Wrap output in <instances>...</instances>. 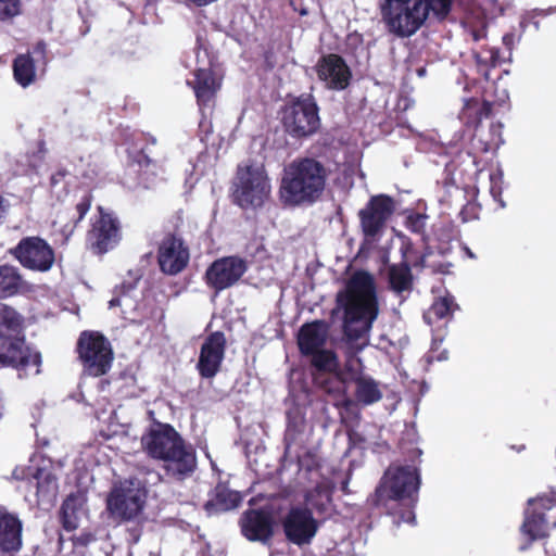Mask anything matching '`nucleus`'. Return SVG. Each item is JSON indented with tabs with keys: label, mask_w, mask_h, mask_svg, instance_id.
Masks as SVG:
<instances>
[{
	"label": "nucleus",
	"mask_w": 556,
	"mask_h": 556,
	"mask_svg": "<svg viewBox=\"0 0 556 556\" xmlns=\"http://www.w3.org/2000/svg\"><path fill=\"white\" fill-rule=\"evenodd\" d=\"M424 74H425V68H420V70H418V75H419V76H422Z\"/></svg>",
	"instance_id": "54"
},
{
	"label": "nucleus",
	"mask_w": 556,
	"mask_h": 556,
	"mask_svg": "<svg viewBox=\"0 0 556 556\" xmlns=\"http://www.w3.org/2000/svg\"><path fill=\"white\" fill-rule=\"evenodd\" d=\"M533 25H534L535 29H536V30H539V28H540V23H539V22H533Z\"/></svg>",
	"instance_id": "53"
},
{
	"label": "nucleus",
	"mask_w": 556,
	"mask_h": 556,
	"mask_svg": "<svg viewBox=\"0 0 556 556\" xmlns=\"http://www.w3.org/2000/svg\"><path fill=\"white\" fill-rule=\"evenodd\" d=\"M460 215L463 216V217H462L463 222H467V220H468V218H467V217H465V210H463V211L460 212Z\"/></svg>",
	"instance_id": "51"
},
{
	"label": "nucleus",
	"mask_w": 556,
	"mask_h": 556,
	"mask_svg": "<svg viewBox=\"0 0 556 556\" xmlns=\"http://www.w3.org/2000/svg\"><path fill=\"white\" fill-rule=\"evenodd\" d=\"M226 339L223 332L211 333L202 344L198 369L203 378H213L219 370L225 355Z\"/></svg>",
	"instance_id": "22"
},
{
	"label": "nucleus",
	"mask_w": 556,
	"mask_h": 556,
	"mask_svg": "<svg viewBox=\"0 0 556 556\" xmlns=\"http://www.w3.org/2000/svg\"><path fill=\"white\" fill-rule=\"evenodd\" d=\"M453 0H380L382 16L390 31L400 37L414 35L426 22L430 12L444 18Z\"/></svg>",
	"instance_id": "5"
},
{
	"label": "nucleus",
	"mask_w": 556,
	"mask_h": 556,
	"mask_svg": "<svg viewBox=\"0 0 556 556\" xmlns=\"http://www.w3.org/2000/svg\"><path fill=\"white\" fill-rule=\"evenodd\" d=\"M457 308L458 305L455 303L454 296L446 292L444 295L434 300L429 309L425 312L424 319L430 326L439 321H443V324L446 325L448 320L452 319L453 313Z\"/></svg>",
	"instance_id": "29"
},
{
	"label": "nucleus",
	"mask_w": 556,
	"mask_h": 556,
	"mask_svg": "<svg viewBox=\"0 0 556 556\" xmlns=\"http://www.w3.org/2000/svg\"><path fill=\"white\" fill-rule=\"evenodd\" d=\"M241 530L249 541L266 544L274 534V520L268 511L252 509L241 519Z\"/></svg>",
	"instance_id": "25"
},
{
	"label": "nucleus",
	"mask_w": 556,
	"mask_h": 556,
	"mask_svg": "<svg viewBox=\"0 0 556 556\" xmlns=\"http://www.w3.org/2000/svg\"><path fill=\"white\" fill-rule=\"evenodd\" d=\"M378 428L375 425L365 427L362 431L357 429H351L349 431V441L352 446L359 447L363 450L370 448L374 452H380L387 447L384 441H379L376 438Z\"/></svg>",
	"instance_id": "33"
},
{
	"label": "nucleus",
	"mask_w": 556,
	"mask_h": 556,
	"mask_svg": "<svg viewBox=\"0 0 556 556\" xmlns=\"http://www.w3.org/2000/svg\"><path fill=\"white\" fill-rule=\"evenodd\" d=\"M311 357L312 365L323 372L334 374L338 371L339 362L337 355L331 350H321Z\"/></svg>",
	"instance_id": "38"
},
{
	"label": "nucleus",
	"mask_w": 556,
	"mask_h": 556,
	"mask_svg": "<svg viewBox=\"0 0 556 556\" xmlns=\"http://www.w3.org/2000/svg\"><path fill=\"white\" fill-rule=\"evenodd\" d=\"M47 45L39 41L34 47L33 53L18 54L13 61V75L16 83L26 88L34 84L37 78L38 71L45 72L48 63Z\"/></svg>",
	"instance_id": "18"
},
{
	"label": "nucleus",
	"mask_w": 556,
	"mask_h": 556,
	"mask_svg": "<svg viewBox=\"0 0 556 556\" xmlns=\"http://www.w3.org/2000/svg\"><path fill=\"white\" fill-rule=\"evenodd\" d=\"M136 282H123L114 291V296L109 302V307H121L122 314L126 315L135 312L138 307L136 299Z\"/></svg>",
	"instance_id": "32"
},
{
	"label": "nucleus",
	"mask_w": 556,
	"mask_h": 556,
	"mask_svg": "<svg viewBox=\"0 0 556 556\" xmlns=\"http://www.w3.org/2000/svg\"><path fill=\"white\" fill-rule=\"evenodd\" d=\"M146 503V490L138 481L126 480L115 485L108 497V510L114 520L136 518Z\"/></svg>",
	"instance_id": "9"
},
{
	"label": "nucleus",
	"mask_w": 556,
	"mask_h": 556,
	"mask_svg": "<svg viewBox=\"0 0 556 556\" xmlns=\"http://www.w3.org/2000/svg\"><path fill=\"white\" fill-rule=\"evenodd\" d=\"M348 484H349L348 480L342 482L341 489H342L343 492L348 491Z\"/></svg>",
	"instance_id": "48"
},
{
	"label": "nucleus",
	"mask_w": 556,
	"mask_h": 556,
	"mask_svg": "<svg viewBox=\"0 0 556 556\" xmlns=\"http://www.w3.org/2000/svg\"><path fill=\"white\" fill-rule=\"evenodd\" d=\"M22 324V315L0 302V364L15 367L20 377L36 376L40 372L41 355L25 345Z\"/></svg>",
	"instance_id": "4"
},
{
	"label": "nucleus",
	"mask_w": 556,
	"mask_h": 556,
	"mask_svg": "<svg viewBox=\"0 0 556 556\" xmlns=\"http://www.w3.org/2000/svg\"><path fill=\"white\" fill-rule=\"evenodd\" d=\"M386 275L389 288L397 295L412 290L413 275L406 262L389 265Z\"/></svg>",
	"instance_id": "31"
},
{
	"label": "nucleus",
	"mask_w": 556,
	"mask_h": 556,
	"mask_svg": "<svg viewBox=\"0 0 556 556\" xmlns=\"http://www.w3.org/2000/svg\"><path fill=\"white\" fill-rule=\"evenodd\" d=\"M23 279L18 269L11 265L0 266V298L16 294L23 287Z\"/></svg>",
	"instance_id": "34"
},
{
	"label": "nucleus",
	"mask_w": 556,
	"mask_h": 556,
	"mask_svg": "<svg viewBox=\"0 0 556 556\" xmlns=\"http://www.w3.org/2000/svg\"><path fill=\"white\" fill-rule=\"evenodd\" d=\"M354 395L357 403L369 406L379 402L383 392L379 381L375 380L371 376L359 374L353 378Z\"/></svg>",
	"instance_id": "28"
},
{
	"label": "nucleus",
	"mask_w": 556,
	"mask_h": 556,
	"mask_svg": "<svg viewBox=\"0 0 556 556\" xmlns=\"http://www.w3.org/2000/svg\"><path fill=\"white\" fill-rule=\"evenodd\" d=\"M337 305L344 313L345 336L365 340L379 312L374 277L364 270L355 271L338 292Z\"/></svg>",
	"instance_id": "1"
},
{
	"label": "nucleus",
	"mask_w": 556,
	"mask_h": 556,
	"mask_svg": "<svg viewBox=\"0 0 556 556\" xmlns=\"http://www.w3.org/2000/svg\"><path fill=\"white\" fill-rule=\"evenodd\" d=\"M78 353L84 371L89 376H102L111 368L113 353L109 341L100 334L83 332L78 340Z\"/></svg>",
	"instance_id": "10"
},
{
	"label": "nucleus",
	"mask_w": 556,
	"mask_h": 556,
	"mask_svg": "<svg viewBox=\"0 0 556 556\" xmlns=\"http://www.w3.org/2000/svg\"><path fill=\"white\" fill-rule=\"evenodd\" d=\"M556 528V494L542 495L528 500L521 533L530 542L546 538Z\"/></svg>",
	"instance_id": "8"
},
{
	"label": "nucleus",
	"mask_w": 556,
	"mask_h": 556,
	"mask_svg": "<svg viewBox=\"0 0 556 556\" xmlns=\"http://www.w3.org/2000/svg\"><path fill=\"white\" fill-rule=\"evenodd\" d=\"M318 108L313 97L303 94L282 110V125L293 138L312 136L319 128Z\"/></svg>",
	"instance_id": "7"
},
{
	"label": "nucleus",
	"mask_w": 556,
	"mask_h": 556,
	"mask_svg": "<svg viewBox=\"0 0 556 556\" xmlns=\"http://www.w3.org/2000/svg\"><path fill=\"white\" fill-rule=\"evenodd\" d=\"M420 472L415 465H391L384 472L375 493L368 497L372 507L384 508L388 513L394 509L399 502L407 501L408 508L394 515V523L415 525L413 507L418 501Z\"/></svg>",
	"instance_id": "2"
},
{
	"label": "nucleus",
	"mask_w": 556,
	"mask_h": 556,
	"mask_svg": "<svg viewBox=\"0 0 556 556\" xmlns=\"http://www.w3.org/2000/svg\"><path fill=\"white\" fill-rule=\"evenodd\" d=\"M11 253L23 267L35 271H48L54 263L53 249L39 237L23 238Z\"/></svg>",
	"instance_id": "11"
},
{
	"label": "nucleus",
	"mask_w": 556,
	"mask_h": 556,
	"mask_svg": "<svg viewBox=\"0 0 556 556\" xmlns=\"http://www.w3.org/2000/svg\"><path fill=\"white\" fill-rule=\"evenodd\" d=\"M286 538L295 545L309 544L319 528L312 510L306 507H292L282 521Z\"/></svg>",
	"instance_id": "14"
},
{
	"label": "nucleus",
	"mask_w": 556,
	"mask_h": 556,
	"mask_svg": "<svg viewBox=\"0 0 556 556\" xmlns=\"http://www.w3.org/2000/svg\"><path fill=\"white\" fill-rule=\"evenodd\" d=\"M482 109L480 108L479 101L475 98L465 99L464 108L460 112V118L469 123L471 119H480L482 116Z\"/></svg>",
	"instance_id": "40"
},
{
	"label": "nucleus",
	"mask_w": 556,
	"mask_h": 556,
	"mask_svg": "<svg viewBox=\"0 0 556 556\" xmlns=\"http://www.w3.org/2000/svg\"><path fill=\"white\" fill-rule=\"evenodd\" d=\"M326 179L327 170L320 162L309 157L294 160L283 169L279 198L290 206L314 203L323 194Z\"/></svg>",
	"instance_id": "3"
},
{
	"label": "nucleus",
	"mask_w": 556,
	"mask_h": 556,
	"mask_svg": "<svg viewBox=\"0 0 556 556\" xmlns=\"http://www.w3.org/2000/svg\"><path fill=\"white\" fill-rule=\"evenodd\" d=\"M483 106H484V109H488V110H489V108H490V103H489V102H485Z\"/></svg>",
	"instance_id": "56"
},
{
	"label": "nucleus",
	"mask_w": 556,
	"mask_h": 556,
	"mask_svg": "<svg viewBox=\"0 0 556 556\" xmlns=\"http://www.w3.org/2000/svg\"><path fill=\"white\" fill-rule=\"evenodd\" d=\"M22 531L20 518L0 508V556H9L22 548Z\"/></svg>",
	"instance_id": "26"
},
{
	"label": "nucleus",
	"mask_w": 556,
	"mask_h": 556,
	"mask_svg": "<svg viewBox=\"0 0 556 556\" xmlns=\"http://www.w3.org/2000/svg\"><path fill=\"white\" fill-rule=\"evenodd\" d=\"M328 339V326L326 323L315 320L301 327L298 334V344L301 353L312 356L325 349Z\"/></svg>",
	"instance_id": "27"
},
{
	"label": "nucleus",
	"mask_w": 556,
	"mask_h": 556,
	"mask_svg": "<svg viewBox=\"0 0 556 556\" xmlns=\"http://www.w3.org/2000/svg\"><path fill=\"white\" fill-rule=\"evenodd\" d=\"M121 240L119 223L110 213L100 208V217L88 235V243L96 254H103L114 249Z\"/></svg>",
	"instance_id": "17"
},
{
	"label": "nucleus",
	"mask_w": 556,
	"mask_h": 556,
	"mask_svg": "<svg viewBox=\"0 0 556 556\" xmlns=\"http://www.w3.org/2000/svg\"><path fill=\"white\" fill-rule=\"evenodd\" d=\"M182 441L181 435L170 425L161 422L151 426L141 438L147 454L160 460L181 444Z\"/></svg>",
	"instance_id": "16"
},
{
	"label": "nucleus",
	"mask_w": 556,
	"mask_h": 556,
	"mask_svg": "<svg viewBox=\"0 0 556 556\" xmlns=\"http://www.w3.org/2000/svg\"><path fill=\"white\" fill-rule=\"evenodd\" d=\"M241 502L239 492L228 489L224 484L215 488L214 496L205 504L204 508L208 515L227 511L236 508Z\"/></svg>",
	"instance_id": "30"
},
{
	"label": "nucleus",
	"mask_w": 556,
	"mask_h": 556,
	"mask_svg": "<svg viewBox=\"0 0 556 556\" xmlns=\"http://www.w3.org/2000/svg\"><path fill=\"white\" fill-rule=\"evenodd\" d=\"M13 477L27 481L42 502H51L58 493V479L48 467H16Z\"/></svg>",
	"instance_id": "20"
},
{
	"label": "nucleus",
	"mask_w": 556,
	"mask_h": 556,
	"mask_svg": "<svg viewBox=\"0 0 556 556\" xmlns=\"http://www.w3.org/2000/svg\"><path fill=\"white\" fill-rule=\"evenodd\" d=\"M514 42H515V35L514 34H506L503 36V43L509 49L511 50L513 46H514Z\"/></svg>",
	"instance_id": "45"
},
{
	"label": "nucleus",
	"mask_w": 556,
	"mask_h": 556,
	"mask_svg": "<svg viewBox=\"0 0 556 556\" xmlns=\"http://www.w3.org/2000/svg\"><path fill=\"white\" fill-rule=\"evenodd\" d=\"M311 475L309 479L315 482V486L305 493L306 508L314 509L320 515H328L331 510L334 482L324 477L318 468L311 470Z\"/></svg>",
	"instance_id": "24"
},
{
	"label": "nucleus",
	"mask_w": 556,
	"mask_h": 556,
	"mask_svg": "<svg viewBox=\"0 0 556 556\" xmlns=\"http://www.w3.org/2000/svg\"><path fill=\"white\" fill-rule=\"evenodd\" d=\"M20 13L21 0H0V21H10Z\"/></svg>",
	"instance_id": "41"
},
{
	"label": "nucleus",
	"mask_w": 556,
	"mask_h": 556,
	"mask_svg": "<svg viewBox=\"0 0 556 556\" xmlns=\"http://www.w3.org/2000/svg\"><path fill=\"white\" fill-rule=\"evenodd\" d=\"M498 59V50H491L490 61L492 66H495Z\"/></svg>",
	"instance_id": "47"
},
{
	"label": "nucleus",
	"mask_w": 556,
	"mask_h": 556,
	"mask_svg": "<svg viewBox=\"0 0 556 556\" xmlns=\"http://www.w3.org/2000/svg\"><path fill=\"white\" fill-rule=\"evenodd\" d=\"M195 58L198 66L194 70V78L188 80V84L192 86L198 104L200 109L203 110L212 106L219 84L210 70L211 61L206 50L201 51L198 49Z\"/></svg>",
	"instance_id": "15"
},
{
	"label": "nucleus",
	"mask_w": 556,
	"mask_h": 556,
	"mask_svg": "<svg viewBox=\"0 0 556 556\" xmlns=\"http://www.w3.org/2000/svg\"><path fill=\"white\" fill-rule=\"evenodd\" d=\"M490 193L493 199L500 202L502 207H505V202L502 200V173L494 172L490 174Z\"/></svg>",
	"instance_id": "42"
},
{
	"label": "nucleus",
	"mask_w": 556,
	"mask_h": 556,
	"mask_svg": "<svg viewBox=\"0 0 556 556\" xmlns=\"http://www.w3.org/2000/svg\"><path fill=\"white\" fill-rule=\"evenodd\" d=\"M414 454H416L419 457L421 455V451L416 448V450H414Z\"/></svg>",
	"instance_id": "52"
},
{
	"label": "nucleus",
	"mask_w": 556,
	"mask_h": 556,
	"mask_svg": "<svg viewBox=\"0 0 556 556\" xmlns=\"http://www.w3.org/2000/svg\"><path fill=\"white\" fill-rule=\"evenodd\" d=\"M480 72L483 74L485 79H489V71L486 68L485 70L480 68Z\"/></svg>",
	"instance_id": "49"
},
{
	"label": "nucleus",
	"mask_w": 556,
	"mask_h": 556,
	"mask_svg": "<svg viewBox=\"0 0 556 556\" xmlns=\"http://www.w3.org/2000/svg\"><path fill=\"white\" fill-rule=\"evenodd\" d=\"M318 78L329 89L343 90L351 79V71L344 60L337 54L324 56L316 65Z\"/></svg>",
	"instance_id": "23"
},
{
	"label": "nucleus",
	"mask_w": 556,
	"mask_h": 556,
	"mask_svg": "<svg viewBox=\"0 0 556 556\" xmlns=\"http://www.w3.org/2000/svg\"><path fill=\"white\" fill-rule=\"evenodd\" d=\"M554 12H556V7H551L546 10H541V9H534L533 11L531 12H527L525 15H522L521 17V21H520V27L525 30L528 23L530 22V20L532 17H534L535 15H543V16H546V15H549V14H553Z\"/></svg>",
	"instance_id": "43"
},
{
	"label": "nucleus",
	"mask_w": 556,
	"mask_h": 556,
	"mask_svg": "<svg viewBox=\"0 0 556 556\" xmlns=\"http://www.w3.org/2000/svg\"><path fill=\"white\" fill-rule=\"evenodd\" d=\"M161 460L165 476L176 481L191 477L197 469L195 450L185 440Z\"/></svg>",
	"instance_id": "19"
},
{
	"label": "nucleus",
	"mask_w": 556,
	"mask_h": 556,
	"mask_svg": "<svg viewBox=\"0 0 556 556\" xmlns=\"http://www.w3.org/2000/svg\"><path fill=\"white\" fill-rule=\"evenodd\" d=\"M248 270L244 258L231 255L215 260L205 271L207 287L216 293L235 286Z\"/></svg>",
	"instance_id": "12"
},
{
	"label": "nucleus",
	"mask_w": 556,
	"mask_h": 556,
	"mask_svg": "<svg viewBox=\"0 0 556 556\" xmlns=\"http://www.w3.org/2000/svg\"><path fill=\"white\" fill-rule=\"evenodd\" d=\"M157 261L164 274L177 275L189 262V250L181 238L168 236L159 248Z\"/></svg>",
	"instance_id": "21"
},
{
	"label": "nucleus",
	"mask_w": 556,
	"mask_h": 556,
	"mask_svg": "<svg viewBox=\"0 0 556 556\" xmlns=\"http://www.w3.org/2000/svg\"><path fill=\"white\" fill-rule=\"evenodd\" d=\"M395 210L392 198L379 194L370 198L368 203L358 212L364 236L369 239L379 237Z\"/></svg>",
	"instance_id": "13"
},
{
	"label": "nucleus",
	"mask_w": 556,
	"mask_h": 556,
	"mask_svg": "<svg viewBox=\"0 0 556 556\" xmlns=\"http://www.w3.org/2000/svg\"><path fill=\"white\" fill-rule=\"evenodd\" d=\"M91 194L88 191H84L78 202L75 204L74 212L70 214V222L61 225L63 231L72 232L74 227L85 217L91 206ZM58 223L62 224V220Z\"/></svg>",
	"instance_id": "37"
},
{
	"label": "nucleus",
	"mask_w": 556,
	"mask_h": 556,
	"mask_svg": "<svg viewBox=\"0 0 556 556\" xmlns=\"http://www.w3.org/2000/svg\"><path fill=\"white\" fill-rule=\"evenodd\" d=\"M429 255H430V253H426V254H424V255L419 258V261H416V262L414 263V265H415V266H420V267H424V268H425V267H431L434 271H440V273H443V274L448 273V268H450L451 264H439L438 266H435V265H429V264L427 263V258H428V256H429Z\"/></svg>",
	"instance_id": "44"
},
{
	"label": "nucleus",
	"mask_w": 556,
	"mask_h": 556,
	"mask_svg": "<svg viewBox=\"0 0 556 556\" xmlns=\"http://www.w3.org/2000/svg\"><path fill=\"white\" fill-rule=\"evenodd\" d=\"M287 430L285 434L286 448L289 450L298 440V435L304 430V415L299 407L291 408L287 413Z\"/></svg>",
	"instance_id": "36"
},
{
	"label": "nucleus",
	"mask_w": 556,
	"mask_h": 556,
	"mask_svg": "<svg viewBox=\"0 0 556 556\" xmlns=\"http://www.w3.org/2000/svg\"><path fill=\"white\" fill-rule=\"evenodd\" d=\"M447 358L446 352H443L440 356L437 357L438 361H444Z\"/></svg>",
	"instance_id": "50"
},
{
	"label": "nucleus",
	"mask_w": 556,
	"mask_h": 556,
	"mask_svg": "<svg viewBox=\"0 0 556 556\" xmlns=\"http://www.w3.org/2000/svg\"><path fill=\"white\" fill-rule=\"evenodd\" d=\"M477 62H478L479 65H480V63H482V60H481V58L479 55L477 56Z\"/></svg>",
	"instance_id": "55"
},
{
	"label": "nucleus",
	"mask_w": 556,
	"mask_h": 556,
	"mask_svg": "<svg viewBox=\"0 0 556 556\" xmlns=\"http://www.w3.org/2000/svg\"><path fill=\"white\" fill-rule=\"evenodd\" d=\"M63 177H64V173L63 172H59L55 175H52L51 184L52 185L59 184Z\"/></svg>",
	"instance_id": "46"
},
{
	"label": "nucleus",
	"mask_w": 556,
	"mask_h": 556,
	"mask_svg": "<svg viewBox=\"0 0 556 556\" xmlns=\"http://www.w3.org/2000/svg\"><path fill=\"white\" fill-rule=\"evenodd\" d=\"M270 193V182L262 164L239 166L233 192L235 201L243 208L260 207Z\"/></svg>",
	"instance_id": "6"
},
{
	"label": "nucleus",
	"mask_w": 556,
	"mask_h": 556,
	"mask_svg": "<svg viewBox=\"0 0 556 556\" xmlns=\"http://www.w3.org/2000/svg\"><path fill=\"white\" fill-rule=\"evenodd\" d=\"M61 522L65 530L73 531L79 526V518L81 515V503L79 498L70 495L62 504L61 507Z\"/></svg>",
	"instance_id": "35"
},
{
	"label": "nucleus",
	"mask_w": 556,
	"mask_h": 556,
	"mask_svg": "<svg viewBox=\"0 0 556 556\" xmlns=\"http://www.w3.org/2000/svg\"><path fill=\"white\" fill-rule=\"evenodd\" d=\"M428 215L419 212H410L406 217V227L417 233L425 235L426 226H427Z\"/></svg>",
	"instance_id": "39"
}]
</instances>
